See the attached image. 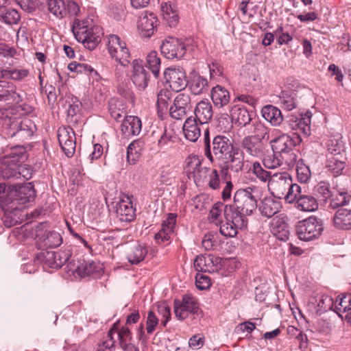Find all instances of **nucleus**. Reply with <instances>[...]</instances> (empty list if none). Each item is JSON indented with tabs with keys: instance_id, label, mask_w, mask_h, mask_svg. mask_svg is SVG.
Returning a JSON list of instances; mask_svg holds the SVG:
<instances>
[{
	"instance_id": "6ab92c4d",
	"label": "nucleus",
	"mask_w": 351,
	"mask_h": 351,
	"mask_svg": "<svg viewBox=\"0 0 351 351\" xmlns=\"http://www.w3.org/2000/svg\"><path fill=\"white\" fill-rule=\"evenodd\" d=\"M159 312L162 314L163 317V319L161 320L160 326L164 327L166 326L167 322L171 319V311L170 308L166 305H162L159 306ZM160 326L159 324V319L156 315V314L149 311L147 313L146 323H145V330L147 335H152L153 332L157 329L158 327Z\"/></svg>"
},
{
	"instance_id": "9d476101",
	"label": "nucleus",
	"mask_w": 351,
	"mask_h": 351,
	"mask_svg": "<svg viewBox=\"0 0 351 351\" xmlns=\"http://www.w3.org/2000/svg\"><path fill=\"white\" fill-rule=\"evenodd\" d=\"M244 165V154L237 147H234L227 156L219 161L220 172L225 178L228 175L229 170L239 173L243 170Z\"/></svg>"
},
{
	"instance_id": "c85d7f7f",
	"label": "nucleus",
	"mask_w": 351,
	"mask_h": 351,
	"mask_svg": "<svg viewBox=\"0 0 351 351\" xmlns=\"http://www.w3.org/2000/svg\"><path fill=\"white\" fill-rule=\"evenodd\" d=\"M195 117L199 124L203 125L208 123L213 114V106L211 103L207 100H202L199 101L194 110Z\"/></svg>"
},
{
	"instance_id": "4c0bfd02",
	"label": "nucleus",
	"mask_w": 351,
	"mask_h": 351,
	"mask_svg": "<svg viewBox=\"0 0 351 351\" xmlns=\"http://www.w3.org/2000/svg\"><path fill=\"white\" fill-rule=\"evenodd\" d=\"M294 206L300 211L313 212L318 208V202L313 195L302 194L294 203Z\"/></svg>"
},
{
	"instance_id": "69168bd1",
	"label": "nucleus",
	"mask_w": 351,
	"mask_h": 351,
	"mask_svg": "<svg viewBox=\"0 0 351 351\" xmlns=\"http://www.w3.org/2000/svg\"><path fill=\"white\" fill-rule=\"evenodd\" d=\"M175 138V132L171 129L165 128L164 131L158 141V146L160 149H163L168 146L170 143L173 142Z\"/></svg>"
},
{
	"instance_id": "412c9836",
	"label": "nucleus",
	"mask_w": 351,
	"mask_h": 351,
	"mask_svg": "<svg viewBox=\"0 0 351 351\" xmlns=\"http://www.w3.org/2000/svg\"><path fill=\"white\" fill-rule=\"evenodd\" d=\"M158 22V18L154 12L143 11L138 21V27L143 36L151 37L157 27Z\"/></svg>"
},
{
	"instance_id": "1a4fd4ad",
	"label": "nucleus",
	"mask_w": 351,
	"mask_h": 351,
	"mask_svg": "<svg viewBox=\"0 0 351 351\" xmlns=\"http://www.w3.org/2000/svg\"><path fill=\"white\" fill-rule=\"evenodd\" d=\"M225 219L226 222L221 224L219 232L226 237H234L239 230H243L247 226L248 219L234 214L230 206H225Z\"/></svg>"
},
{
	"instance_id": "603ef678",
	"label": "nucleus",
	"mask_w": 351,
	"mask_h": 351,
	"mask_svg": "<svg viewBox=\"0 0 351 351\" xmlns=\"http://www.w3.org/2000/svg\"><path fill=\"white\" fill-rule=\"evenodd\" d=\"M295 93L292 91L282 90L279 96V102L282 107L287 110H291L296 107L294 98Z\"/></svg>"
},
{
	"instance_id": "473e14b6",
	"label": "nucleus",
	"mask_w": 351,
	"mask_h": 351,
	"mask_svg": "<svg viewBox=\"0 0 351 351\" xmlns=\"http://www.w3.org/2000/svg\"><path fill=\"white\" fill-rule=\"evenodd\" d=\"M232 121L239 126H246L252 120L250 113L245 106L235 105L230 110Z\"/></svg>"
},
{
	"instance_id": "13d9d810",
	"label": "nucleus",
	"mask_w": 351,
	"mask_h": 351,
	"mask_svg": "<svg viewBox=\"0 0 351 351\" xmlns=\"http://www.w3.org/2000/svg\"><path fill=\"white\" fill-rule=\"evenodd\" d=\"M29 71L27 69H2L0 72V78L21 80L27 77Z\"/></svg>"
},
{
	"instance_id": "a18cd8bd",
	"label": "nucleus",
	"mask_w": 351,
	"mask_h": 351,
	"mask_svg": "<svg viewBox=\"0 0 351 351\" xmlns=\"http://www.w3.org/2000/svg\"><path fill=\"white\" fill-rule=\"evenodd\" d=\"M69 271L76 272L80 277L89 276L95 272L96 265L93 261H83V263H81L80 265L75 266V263L73 260V264L71 265Z\"/></svg>"
},
{
	"instance_id": "79ce46f5",
	"label": "nucleus",
	"mask_w": 351,
	"mask_h": 351,
	"mask_svg": "<svg viewBox=\"0 0 351 351\" xmlns=\"http://www.w3.org/2000/svg\"><path fill=\"white\" fill-rule=\"evenodd\" d=\"M189 88L193 95H201L208 90L207 79L199 75H194L188 83Z\"/></svg>"
},
{
	"instance_id": "aec40b11",
	"label": "nucleus",
	"mask_w": 351,
	"mask_h": 351,
	"mask_svg": "<svg viewBox=\"0 0 351 351\" xmlns=\"http://www.w3.org/2000/svg\"><path fill=\"white\" fill-rule=\"evenodd\" d=\"M186 166L193 169V177L197 184L204 183L213 170L203 167L202 160L197 156H189L185 161Z\"/></svg>"
},
{
	"instance_id": "423d86ee",
	"label": "nucleus",
	"mask_w": 351,
	"mask_h": 351,
	"mask_svg": "<svg viewBox=\"0 0 351 351\" xmlns=\"http://www.w3.org/2000/svg\"><path fill=\"white\" fill-rule=\"evenodd\" d=\"M72 32L76 40L89 50L95 49L101 41V28L95 25L90 26L87 20H75Z\"/></svg>"
},
{
	"instance_id": "774afa93",
	"label": "nucleus",
	"mask_w": 351,
	"mask_h": 351,
	"mask_svg": "<svg viewBox=\"0 0 351 351\" xmlns=\"http://www.w3.org/2000/svg\"><path fill=\"white\" fill-rule=\"evenodd\" d=\"M225 206L223 203L218 202L215 203L209 213V218L212 222L217 223L220 221V217L222 211H223V215H225Z\"/></svg>"
},
{
	"instance_id": "680f3d73",
	"label": "nucleus",
	"mask_w": 351,
	"mask_h": 351,
	"mask_svg": "<svg viewBox=\"0 0 351 351\" xmlns=\"http://www.w3.org/2000/svg\"><path fill=\"white\" fill-rule=\"evenodd\" d=\"M296 174L298 180L302 183H306L311 177V171L302 160H299L296 164Z\"/></svg>"
},
{
	"instance_id": "58836bf2",
	"label": "nucleus",
	"mask_w": 351,
	"mask_h": 351,
	"mask_svg": "<svg viewBox=\"0 0 351 351\" xmlns=\"http://www.w3.org/2000/svg\"><path fill=\"white\" fill-rule=\"evenodd\" d=\"M263 118L272 125H279L283 121L280 110L272 105H267L261 110Z\"/></svg>"
},
{
	"instance_id": "052dcab7",
	"label": "nucleus",
	"mask_w": 351,
	"mask_h": 351,
	"mask_svg": "<svg viewBox=\"0 0 351 351\" xmlns=\"http://www.w3.org/2000/svg\"><path fill=\"white\" fill-rule=\"evenodd\" d=\"M317 302V313L322 314L334 306L333 299L328 295H322L316 300Z\"/></svg>"
},
{
	"instance_id": "5fc2aeb1",
	"label": "nucleus",
	"mask_w": 351,
	"mask_h": 351,
	"mask_svg": "<svg viewBox=\"0 0 351 351\" xmlns=\"http://www.w3.org/2000/svg\"><path fill=\"white\" fill-rule=\"evenodd\" d=\"M147 66L152 71L153 75L158 77L160 72V59L155 51L149 52L146 58Z\"/></svg>"
},
{
	"instance_id": "f704fd0d",
	"label": "nucleus",
	"mask_w": 351,
	"mask_h": 351,
	"mask_svg": "<svg viewBox=\"0 0 351 351\" xmlns=\"http://www.w3.org/2000/svg\"><path fill=\"white\" fill-rule=\"evenodd\" d=\"M347 160L346 156H339V157L326 156V169L333 176H337L343 173L346 167Z\"/></svg>"
},
{
	"instance_id": "09e8293b",
	"label": "nucleus",
	"mask_w": 351,
	"mask_h": 351,
	"mask_svg": "<svg viewBox=\"0 0 351 351\" xmlns=\"http://www.w3.org/2000/svg\"><path fill=\"white\" fill-rule=\"evenodd\" d=\"M272 223V228L274 233L276 234L278 239L282 241H285L288 239L289 234V226L282 219H274Z\"/></svg>"
},
{
	"instance_id": "0eeeda50",
	"label": "nucleus",
	"mask_w": 351,
	"mask_h": 351,
	"mask_svg": "<svg viewBox=\"0 0 351 351\" xmlns=\"http://www.w3.org/2000/svg\"><path fill=\"white\" fill-rule=\"evenodd\" d=\"M72 252L70 249L60 250L57 252L42 251L37 253L34 258L35 264L45 263L51 268L58 269L66 264L69 271L73 260L70 261Z\"/></svg>"
},
{
	"instance_id": "f3484780",
	"label": "nucleus",
	"mask_w": 351,
	"mask_h": 351,
	"mask_svg": "<svg viewBox=\"0 0 351 351\" xmlns=\"http://www.w3.org/2000/svg\"><path fill=\"white\" fill-rule=\"evenodd\" d=\"M166 82L173 91L179 92L188 85L185 71L181 67H170L164 72Z\"/></svg>"
},
{
	"instance_id": "864d4df0",
	"label": "nucleus",
	"mask_w": 351,
	"mask_h": 351,
	"mask_svg": "<svg viewBox=\"0 0 351 351\" xmlns=\"http://www.w3.org/2000/svg\"><path fill=\"white\" fill-rule=\"evenodd\" d=\"M142 142L138 140L134 141L129 145L127 149V160L129 163L136 162L139 157Z\"/></svg>"
},
{
	"instance_id": "7c9ffc66",
	"label": "nucleus",
	"mask_w": 351,
	"mask_h": 351,
	"mask_svg": "<svg viewBox=\"0 0 351 351\" xmlns=\"http://www.w3.org/2000/svg\"><path fill=\"white\" fill-rule=\"evenodd\" d=\"M332 223L337 230H351V210L344 208H338L332 217Z\"/></svg>"
},
{
	"instance_id": "7ed1b4c3",
	"label": "nucleus",
	"mask_w": 351,
	"mask_h": 351,
	"mask_svg": "<svg viewBox=\"0 0 351 351\" xmlns=\"http://www.w3.org/2000/svg\"><path fill=\"white\" fill-rule=\"evenodd\" d=\"M36 197L34 185L29 182L23 185L9 186L0 192V201L8 210H20L27 203L32 202Z\"/></svg>"
},
{
	"instance_id": "393cba45",
	"label": "nucleus",
	"mask_w": 351,
	"mask_h": 351,
	"mask_svg": "<svg viewBox=\"0 0 351 351\" xmlns=\"http://www.w3.org/2000/svg\"><path fill=\"white\" fill-rule=\"evenodd\" d=\"M117 337L118 344L123 351H139L138 348L133 343L132 333L127 326L119 327V324L117 325L114 330V335Z\"/></svg>"
},
{
	"instance_id": "0e129e2a",
	"label": "nucleus",
	"mask_w": 351,
	"mask_h": 351,
	"mask_svg": "<svg viewBox=\"0 0 351 351\" xmlns=\"http://www.w3.org/2000/svg\"><path fill=\"white\" fill-rule=\"evenodd\" d=\"M252 171L261 181L266 182L272 177L270 171H266L259 162L253 163Z\"/></svg>"
},
{
	"instance_id": "39448f33",
	"label": "nucleus",
	"mask_w": 351,
	"mask_h": 351,
	"mask_svg": "<svg viewBox=\"0 0 351 351\" xmlns=\"http://www.w3.org/2000/svg\"><path fill=\"white\" fill-rule=\"evenodd\" d=\"M256 193V189L251 187L238 189L234 195L233 204L226 206H230L234 214L247 219V216L251 215L257 208Z\"/></svg>"
},
{
	"instance_id": "bf43d9fd",
	"label": "nucleus",
	"mask_w": 351,
	"mask_h": 351,
	"mask_svg": "<svg viewBox=\"0 0 351 351\" xmlns=\"http://www.w3.org/2000/svg\"><path fill=\"white\" fill-rule=\"evenodd\" d=\"M302 195V189L300 186L297 184H293V180L289 184L284 198L289 204H294L298 198Z\"/></svg>"
},
{
	"instance_id": "de8ad7c7",
	"label": "nucleus",
	"mask_w": 351,
	"mask_h": 351,
	"mask_svg": "<svg viewBox=\"0 0 351 351\" xmlns=\"http://www.w3.org/2000/svg\"><path fill=\"white\" fill-rule=\"evenodd\" d=\"M252 135H250L252 137H254L258 140H261V141H268L269 138V130L267 127H266L264 123H261L259 121H254L252 122Z\"/></svg>"
},
{
	"instance_id": "9b49d317",
	"label": "nucleus",
	"mask_w": 351,
	"mask_h": 351,
	"mask_svg": "<svg viewBox=\"0 0 351 351\" xmlns=\"http://www.w3.org/2000/svg\"><path fill=\"white\" fill-rule=\"evenodd\" d=\"M174 312L176 317L180 320L186 319L190 315L195 319L200 317L202 314V310L195 298L188 295H184L182 301L175 300Z\"/></svg>"
},
{
	"instance_id": "49530a36",
	"label": "nucleus",
	"mask_w": 351,
	"mask_h": 351,
	"mask_svg": "<svg viewBox=\"0 0 351 351\" xmlns=\"http://www.w3.org/2000/svg\"><path fill=\"white\" fill-rule=\"evenodd\" d=\"M339 157L346 156L344 144L341 138H332L328 144V154L326 156Z\"/></svg>"
},
{
	"instance_id": "4d7b16f0",
	"label": "nucleus",
	"mask_w": 351,
	"mask_h": 351,
	"mask_svg": "<svg viewBox=\"0 0 351 351\" xmlns=\"http://www.w3.org/2000/svg\"><path fill=\"white\" fill-rule=\"evenodd\" d=\"M277 156L280 158L281 165L285 164L288 167L291 168L294 167L298 162V154L294 149L277 154Z\"/></svg>"
},
{
	"instance_id": "bb28decb",
	"label": "nucleus",
	"mask_w": 351,
	"mask_h": 351,
	"mask_svg": "<svg viewBox=\"0 0 351 351\" xmlns=\"http://www.w3.org/2000/svg\"><path fill=\"white\" fill-rule=\"evenodd\" d=\"M311 114L307 112L305 117H297L295 116H290L288 119L284 123V127L288 128L292 130L301 131L306 136L310 133V123H311Z\"/></svg>"
},
{
	"instance_id": "6e6552de",
	"label": "nucleus",
	"mask_w": 351,
	"mask_h": 351,
	"mask_svg": "<svg viewBox=\"0 0 351 351\" xmlns=\"http://www.w3.org/2000/svg\"><path fill=\"white\" fill-rule=\"evenodd\" d=\"M324 230L322 219L311 216L298 222L295 232L298 238L304 241H309L319 238Z\"/></svg>"
},
{
	"instance_id": "e433bc0d",
	"label": "nucleus",
	"mask_w": 351,
	"mask_h": 351,
	"mask_svg": "<svg viewBox=\"0 0 351 351\" xmlns=\"http://www.w3.org/2000/svg\"><path fill=\"white\" fill-rule=\"evenodd\" d=\"M211 99L216 107L223 108L230 102V95L226 88L217 85L211 90Z\"/></svg>"
},
{
	"instance_id": "f03ea898",
	"label": "nucleus",
	"mask_w": 351,
	"mask_h": 351,
	"mask_svg": "<svg viewBox=\"0 0 351 351\" xmlns=\"http://www.w3.org/2000/svg\"><path fill=\"white\" fill-rule=\"evenodd\" d=\"M27 159L25 147L16 145L10 148V152L0 158V173L3 179H19L23 178L28 180V169L22 163Z\"/></svg>"
},
{
	"instance_id": "c9c22d12",
	"label": "nucleus",
	"mask_w": 351,
	"mask_h": 351,
	"mask_svg": "<svg viewBox=\"0 0 351 351\" xmlns=\"http://www.w3.org/2000/svg\"><path fill=\"white\" fill-rule=\"evenodd\" d=\"M127 106L122 99L111 98L108 101V111L112 118L117 121H121L126 117Z\"/></svg>"
},
{
	"instance_id": "ea45409f",
	"label": "nucleus",
	"mask_w": 351,
	"mask_h": 351,
	"mask_svg": "<svg viewBox=\"0 0 351 351\" xmlns=\"http://www.w3.org/2000/svg\"><path fill=\"white\" fill-rule=\"evenodd\" d=\"M147 249L144 244H135L127 253V259L132 265H137L143 261L147 254Z\"/></svg>"
},
{
	"instance_id": "a19ab883",
	"label": "nucleus",
	"mask_w": 351,
	"mask_h": 351,
	"mask_svg": "<svg viewBox=\"0 0 351 351\" xmlns=\"http://www.w3.org/2000/svg\"><path fill=\"white\" fill-rule=\"evenodd\" d=\"M172 92L167 88L161 89L157 94V113L158 117L162 118L168 110L169 101L172 97Z\"/></svg>"
},
{
	"instance_id": "8fccbe9b",
	"label": "nucleus",
	"mask_w": 351,
	"mask_h": 351,
	"mask_svg": "<svg viewBox=\"0 0 351 351\" xmlns=\"http://www.w3.org/2000/svg\"><path fill=\"white\" fill-rule=\"evenodd\" d=\"M68 69L71 72H75L77 73H84L90 77H95L98 76V73L90 65L86 63H77L76 62H72L68 65Z\"/></svg>"
},
{
	"instance_id": "338daca9",
	"label": "nucleus",
	"mask_w": 351,
	"mask_h": 351,
	"mask_svg": "<svg viewBox=\"0 0 351 351\" xmlns=\"http://www.w3.org/2000/svg\"><path fill=\"white\" fill-rule=\"evenodd\" d=\"M58 138L60 144H65L71 139H76L75 132L71 127L60 128L58 130Z\"/></svg>"
},
{
	"instance_id": "2f4dec72",
	"label": "nucleus",
	"mask_w": 351,
	"mask_h": 351,
	"mask_svg": "<svg viewBox=\"0 0 351 351\" xmlns=\"http://www.w3.org/2000/svg\"><path fill=\"white\" fill-rule=\"evenodd\" d=\"M241 147L248 154L254 157L263 155L265 145L263 141L250 136H245L241 141Z\"/></svg>"
},
{
	"instance_id": "3c124183",
	"label": "nucleus",
	"mask_w": 351,
	"mask_h": 351,
	"mask_svg": "<svg viewBox=\"0 0 351 351\" xmlns=\"http://www.w3.org/2000/svg\"><path fill=\"white\" fill-rule=\"evenodd\" d=\"M112 58L114 59L123 67H128L131 61V54L126 45H123L121 50L117 52H111L110 53Z\"/></svg>"
},
{
	"instance_id": "c756f323",
	"label": "nucleus",
	"mask_w": 351,
	"mask_h": 351,
	"mask_svg": "<svg viewBox=\"0 0 351 351\" xmlns=\"http://www.w3.org/2000/svg\"><path fill=\"white\" fill-rule=\"evenodd\" d=\"M141 128V121L136 116H126L121 125V131L125 137L138 135Z\"/></svg>"
},
{
	"instance_id": "f257e3e1",
	"label": "nucleus",
	"mask_w": 351,
	"mask_h": 351,
	"mask_svg": "<svg viewBox=\"0 0 351 351\" xmlns=\"http://www.w3.org/2000/svg\"><path fill=\"white\" fill-rule=\"evenodd\" d=\"M33 110V107L27 104L0 108V124L4 137L21 143L30 139L36 130V125L29 118L22 117Z\"/></svg>"
},
{
	"instance_id": "6e6d98bb",
	"label": "nucleus",
	"mask_w": 351,
	"mask_h": 351,
	"mask_svg": "<svg viewBox=\"0 0 351 351\" xmlns=\"http://www.w3.org/2000/svg\"><path fill=\"white\" fill-rule=\"evenodd\" d=\"M329 199H330L329 208L332 209L343 206L349 201V199H348V193L346 191H337V193H335V192L332 191V195Z\"/></svg>"
},
{
	"instance_id": "20e7f679",
	"label": "nucleus",
	"mask_w": 351,
	"mask_h": 351,
	"mask_svg": "<svg viewBox=\"0 0 351 351\" xmlns=\"http://www.w3.org/2000/svg\"><path fill=\"white\" fill-rule=\"evenodd\" d=\"M234 147L230 139L223 135L215 136L212 141L207 129L204 133V148L206 157L213 163L215 160L220 161L231 152Z\"/></svg>"
},
{
	"instance_id": "cd10ccee",
	"label": "nucleus",
	"mask_w": 351,
	"mask_h": 351,
	"mask_svg": "<svg viewBox=\"0 0 351 351\" xmlns=\"http://www.w3.org/2000/svg\"><path fill=\"white\" fill-rule=\"evenodd\" d=\"M274 196L264 197L259 205V210L262 216L270 218L280 211L282 204Z\"/></svg>"
},
{
	"instance_id": "4be33fe9",
	"label": "nucleus",
	"mask_w": 351,
	"mask_h": 351,
	"mask_svg": "<svg viewBox=\"0 0 351 351\" xmlns=\"http://www.w3.org/2000/svg\"><path fill=\"white\" fill-rule=\"evenodd\" d=\"M117 217L122 222H131L136 217V208L129 195L124 196L117 204Z\"/></svg>"
},
{
	"instance_id": "a878e982",
	"label": "nucleus",
	"mask_w": 351,
	"mask_h": 351,
	"mask_svg": "<svg viewBox=\"0 0 351 351\" xmlns=\"http://www.w3.org/2000/svg\"><path fill=\"white\" fill-rule=\"evenodd\" d=\"M177 214L169 213L167 218L162 221L160 230L155 234V239L158 243L168 241L170 235L173 233L176 225Z\"/></svg>"
},
{
	"instance_id": "2eb2a0df",
	"label": "nucleus",
	"mask_w": 351,
	"mask_h": 351,
	"mask_svg": "<svg viewBox=\"0 0 351 351\" xmlns=\"http://www.w3.org/2000/svg\"><path fill=\"white\" fill-rule=\"evenodd\" d=\"M160 51L167 59H180L186 53V46L182 40L169 36L162 42Z\"/></svg>"
},
{
	"instance_id": "dca6fc26",
	"label": "nucleus",
	"mask_w": 351,
	"mask_h": 351,
	"mask_svg": "<svg viewBox=\"0 0 351 351\" xmlns=\"http://www.w3.org/2000/svg\"><path fill=\"white\" fill-rule=\"evenodd\" d=\"M192 109L191 96L186 93H179L169 108L170 117L176 120L184 119Z\"/></svg>"
},
{
	"instance_id": "e2e57ef3",
	"label": "nucleus",
	"mask_w": 351,
	"mask_h": 351,
	"mask_svg": "<svg viewBox=\"0 0 351 351\" xmlns=\"http://www.w3.org/2000/svg\"><path fill=\"white\" fill-rule=\"evenodd\" d=\"M3 22L8 25H16L21 20V16L16 9H6L1 14Z\"/></svg>"
},
{
	"instance_id": "4468645a",
	"label": "nucleus",
	"mask_w": 351,
	"mask_h": 351,
	"mask_svg": "<svg viewBox=\"0 0 351 351\" xmlns=\"http://www.w3.org/2000/svg\"><path fill=\"white\" fill-rule=\"evenodd\" d=\"M291 181L292 178L289 173L278 172L272 175L267 185L271 195L281 199L285 195Z\"/></svg>"
},
{
	"instance_id": "c03bdc74",
	"label": "nucleus",
	"mask_w": 351,
	"mask_h": 351,
	"mask_svg": "<svg viewBox=\"0 0 351 351\" xmlns=\"http://www.w3.org/2000/svg\"><path fill=\"white\" fill-rule=\"evenodd\" d=\"M162 16L170 27H175L178 23V14L176 7L171 2H166L161 5Z\"/></svg>"
},
{
	"instance_id": "72a5a7b5",
	"label": "nucleus",
	"mask_w": 351,
	"mask_h": 351,
	"mask_svg": "<svg viewBox=\"0 0 351 351\" xmlns=\"http://www.w3.org/2000/svg\"><path fill=\"white\" fill-rule=\"evenodd\" d=\"M199 123L193 117H188L183 125L185 138L191 142H196L201 135Z\"/></svg>"
},
{
	"instance_id": "ddd939ff",
	"label": "nucleus",
	"mask_w": 351,
	"mask_h": 351,
	"mask_svg": "<svg viewBox=\"0 0 351 351\" xmlns=\"http://www.w3.org/2000/svg\"><path fill=\"white\" fill-rule=\"evenodd\" d=\"M224 263L223 259L212 254L198 255L194 260V267L198 272L220 273Z\"/></svg>"
},
{
	"instance_id": "f8f14e48",
	"label": "nucleus",
	"mask_w": 351,
	"mask_h": 351,
	"mask_svg": "<svg viewBox=\"0 0 351 351\" xmlns=\"http://www.w3.org/2000/svg\"><path fill=\"white\" fill-rule=\"evenodd\" d=\"M48 10L57 19L74 16L80 10L78 5L71 0H47Z\"/></svg>"
},
{
	"instance_id": "b1692460",
	"label": "nucleus",
	"mask_w": 351,
	"mask_h": 351,
	"mask_svg": "<svg viewBox=\"0 0 351 351\" xmlns=\"http://www.w3.org/2000/svg\"><path fill=\"white\" fill-rule=\"evenodd\" d=\"M22 100V95L16 92V88L12 82L0 81V102L19 104Z\"/></svg>"
},
{
	"instance_id": "a211bd4d",
	"label": "nucleus",
	"mask_w": 351,
	"mask_h": 351,
	"mask_svg": "<svg viewBox=\"0 0 351 351\" xmlns=\"http://www.w3.org/2000/svg\"><path fill=\"white\" fill-rule=\"evenodd\" d=\"M301 142L302 138L298 132L282 134L271 141L273 152L277 154L291 150Z\"/></svg>"
},
{
	"instance_id": "5701e85b",
	"label": "nucleus",
	"mask_w": 351,
	"mask_h": 351,
	"mask_svg": "<svg viewBox=\"0 0 351 351\" xmlns=\"http://www.w3.org/2000/svg\"><path fill=\"white\" fill-rule=\"evenodd\" d=\"M132 80L139 90L145 89L149 80L148 71L143 67V61L139 59L133 60Z\"/></svg>"
},
{
	"instance_id": "37998d69",
	"label": "nucleus",
	"mask_w": 351,
	"mask_h": 351,
	"mask_svg": "<svg viewBox=\"0 0 351 351\" xmlns=\"http://www.w3.org/2000/svg\"><path fill=\"white\" fill-rule=\"evenodd\" d=\"M119 322H116L104 337L103 340L98 343L96 351H113L115 349L116 340L114 338V330Z\"/></svg>"
}]
</instances>
